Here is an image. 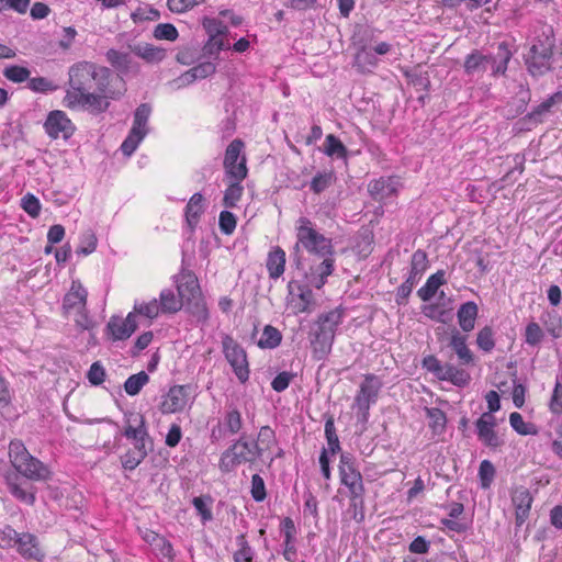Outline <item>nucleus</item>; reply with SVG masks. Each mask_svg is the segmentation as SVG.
Returning a JSON list of instances; mask_svg holds the SVG:
<instances>
[{
    "mask_svg": "<svg viewBox=\"0 0 562 562\" xmlns=\"http://www.w3.org/2000/svg\"><path fill=\"white\" fill-rule=\"evenodd\" d=\"M69 89L64 97V104L68 109H81L93 115L104 113L109 100L121 95L112 87L113 76L108 67L91 61H78L68 71Z\"/></svg>",
    "mask_w": 562,
    "mask_h": 562,
    "instance_id": "f257e3e1",
    "label": "nucleus"
},
{
    "mask_svg": "<svg viewBox=\"0 0 562 562\" xmlns=\"http://www.w3.org/2000/svg\"><path fill=\"white\" fill-rule=\"evenodd\" d=\"M8 454L11 465L16 471V473L5 476L8 491L16 499L33 505L35 502L34 487L20 482L19 474L33 482H45L52 479V471L47 464L32 456L20 439L10 441Z\"/></svg>",
    "mask_w": 562,
    "mask_h": 562,
    "instance_id": "f03ea898",
    "label": "nucleus"
},
{
    "mask_svg": "<svg viewBox=\"0 0 562 562\" xmlns=\"http://www.w3.org/2000/svg\"><path fill=\"white\" fill-rule=\"evenodd\" d=\"M554 48L553 27L548 24L541 25L524 56L526 68L532 77H541L552 70Z\"/></svg>",
    "mask_w": 562,
    "mask_h": 562,
    "instance_id": "7ed1b4c3",
    "label": "nucleus"
},
{
    "mask_svg": "<svg viewBox=\"0 0 562 562\" xmlns=\"http://www.w3.org/2000/svg\"><path fill=\"white\" fill-rule=\"evenodd\" d=\"M296 238L297 241L290 255L291 262L296 269H303L301 248L306 249L310 254L317 257L334 255L331 239L318 233L307 217L302 216L297 220Z\"/></svg>",
    "mask_w": 562,
    "mask_h": 562,
    "instance_id": "20e7f679",
    "label": "nucleus"
},
{
    "mask_svg": "<svg viewBox=\"0 0 562 562\" xmlns=\"http://www.w3.org/2000/svg\"><path fill=\"white\" fill-rule=\"evenodd\" d=\"M265 448L250 436L241 434L222 454L218 468L223 473L234 471L238 465L248 463L250 467L261 459Z\"/></svg>",
    "mask_w": 562,
    "mask_h": 562,
    "instance_id": "39448f33",
    "label": "nucleus"
},
{
    "mask_svg": "<svg viewBox=\"0 0 562 562\" xmlns=\"http://www.w3.org/2000/svg\"><path fill=\"white\" fill-rule=\"evenodd\" d=\"M341 321L342 314L338 310L319 315L315 327L310 331L314 359L324 360L330 353L336 330Z\"/></svg>",
    "mask_w": 562,
    "mask_h": 562,
    "instance_id": "423d86ee",
    "label": "nucleus"
},
{
    "mask_svg": "<svg viewBox=\"0 0 562 562\" xmlns=\"http://www.w3.org/2000/svg\"><path fill=\"white\" fill-rule=\"evenodd\" d=\"M0 540L3 548H12L27 561L43 562L45 551L38 538L31 532H19L12 526L5 525L0 529Z\"/></svg>",
    "mask_w": 562,
    "mask_h": 562,
    "instance_id": "0eeeda50",
    "label": "nucleus"
},
{
    "mask_svg": "<svg viewBox=\"0 0 562 562\" xmlns=\"http://www.w3.org/2000/svg\"><path fill=\"white\" fill-rule=\"evenodd\" d=\"M381 387L382 382L379 376L366 374L355 396L352 409L357 411V420L362 425V430L366 429L370 417V407L376 402Z\"/></svg>",
    "mask_w": 562,
    "mask_h": 562,
    "instance_id": "6e6552de",
    "label": "nucleus"
},
{
    "mask_svg": "<svg viewBox=\"0 0 562 562\" xmlns=\"http://www.w3.org/2000/svg\"><path fill=\"white\" fill-rule=\"evenodd\" d=\"M340 482L348 487L350 494V506L357 507L358 503L362 506L364 486L362 475L355 467V459L350 453H341L339 461Z\"/></svg>",
    "mask_w": 562,
    "mask_h": 562,
    "instance_id": "1a4fd4ad",
    "label": "nucleus"
},
{
    "mask_svg": "<svg viewBox=\"0 0 562 562\" xmlns=\"http://www.w3.org/2000/svg\"><path fill=\"white\" fill-rule=\"evenodd\" d=\"M223 352L240 383L249 379V366L245 349L233 337L226 335L222 340Z\"/></svg>",
    "mask_w": 562,
    "mask_h": 562,
    "instance_id": "9d476101",
    "label": "nucleus"
},
{
    "mask_svg": "<svg viewBox=\"0 0 562 562\" xmlns=\"http://www.w3.org/2000/svg\"><path fill=\"white\" fill-rule=\"evenodd\" d=\"M475 431L482 445L492 450H497L505 445L504 436L496 430V418L490 413H483L475 422Z\"/></svg>",
    "mask_w": 562,
    "mask_h": 562,
    "instance_id": "9b49d317",
    "label": "nucleus"
},
{
    "mask_svg": "<svg viewBox=\"0 0 562 562\" xmlns=\"http://www.w3.org/2000/svg\"><path fill=\"white\" fill-rule=\"evenodd\" d=\"M136 329V315L134 312H131L125 318L117 315L111 316L105 326L104 333L108 339L116 341L128 339Z\"/></svg>",
    "mask_w": 562,
    "mask_h": 562,
    "instance_id": "f8f14e48",
    "label": "nucleus"
},
{
    "mask_svg": "<svg viewBox=\"0 0 562 562\" xmlns=\"http://www.w3.org/2000/svg\"><path fill=\"white\" fill-rule=\"evenodd\" d=\"M45 131L49 137L68 139L75 132V125L64 111L55 110L49 112L45 124Z\"/></svg>",
    "mask_w": 562,
    "mask_h": 562,
    "instance_id": "ddd939ff",
    "label": "nucleus"
},
{
    "mask_svg": "<svg viewBox=\"0 0 562 562\" xmlns=\"http://www.w3.org/2000/svg\"><path fill=\"white\" fill-rule=\"evenodd\" d=\"M190 385H173L169 389L168 393L164 396L160 404V412L162 414H175L182 412L190 398Z\"/></svg>",
    "mask_w": 562,
    "mask_h": 562,
    "instance_id": "4468645a",
    "label": "nucleus"
},
{
    "mask_svg": "<svg viewBox=\"0 0 562 562\" xmlns=\"http://www.w3.org/2000/svg\"><path fill=\"white\" fill-rule=\"evenodd\" d=\"M322 258L323 260L321 262L312 265L308 270H306L304 266L303 269H297L316 289L323 288L327 281V277H329L334 271L335 259L333 256Z\"/></svg>",
    "mask_w": 562,
    "mask_h": 562,
    "instance_id": "2eb2a0df",
    "label": "nucleus"
},
{
    "mask_svg": "<svg viewBox=\"0 0 562 562\" xmlns=\"http://www.w3.org/2000/svg\"><path fill=\"white\" fill-rule=\"evenodd\" d=\"M562 103V91H558L542 101L533 110L527 113L522 119L525 125H537L544 121L546 116L553 111V109Z\"/></svg>",
    "mask_w": 562,
    "mask_h": 562,
    "instance_id": "dca6fc26",
    "label": "nucleus"
},
{
    "mask_svg": "<svg viewBox=\"0 0 562 562\" xmlns=\"http://www.w3.org/2000/svg\"><path fill=\"white\" fill-rule=\"evenodd\" d=\"M486 57L488 59V66L491 67L492 76H505L508 68V63L513 57V50L510 49L507 42H501L496 47V52L486 55Z\"/></svg>",
    "mask_w": 562,
    "mask_h": 562,
    "instance_id": "f3484780",
    "label": "nucleus"
},
{
    "mask_svg": "<svg viewBox=\"0 0 562 562\" xmlns=\"http://www.w3.org/2000/svg\"><path fill=\"white\" fill-rule=\"evenodd\" d=\"M88 292L79 281H72L71 288L63 300V310L65 314L85 310L87 305Z\"/></svg>",
    "mask_w": 562,
    "mask_h": 562,
    "instance_id": "a211bd4d",
    "label": "nucleus"
},
{
    "mask_svg": "<svg viewBox=\"0 0 562 562\" xmlns=\"http://www.w3.org/2000/svg\"><path fill=\"white\" fill-rule=\"evenodd\" d=\"M216 71V65L212 60H206L184 71L175 82L178 88L189 86L195 80L205 79Z\"/></svg>",
    "mask_w": 562,
    "mask_h": 562,
    "instance_id": "6ab92c4d",
    "label": "nucleus"
},
{
    "mask_svg": "<svg viewBox=\"0 0 562 562\" xmlns=\"http://www.w3.org/2000/svg\"><path fill=\"white\" fill-rule=\"evenodd\" d=\"M177 291L182 304L190 299L202 295L201 288L195 274L191 271L182 272L176 280Z\"/></svg>",
    "mask_w": 562,
    "mask_h": 562,
    "instance_id": "aec40b11",
    "label": "nucleus"
},
{
    "mask_svg": "<svg viewBox=\"0 0 562 562\" xmlns=\"http://www.w3.org/2000/svg\"><path fill=\"white\" fill-rule=\"evenodd\" d=\"M512 502L516 509V525L520 527L529 516L532 496L526 487H518L513 492Z\"/></svg>",
    "mask_w": 562,
    "mask_h": 562,
    "instance_id": "412c9836",
    "label": "nucleus"
},
{
    "mask_svg": "<svg viewBox=\"0 0 562 562\" xmlns=\"http://www.w3.org/2000/svg\"><path fill=\"white\" fill-rule=\"evenodd\" d=\"M128 49L148 64H158L167 56L165 48L148 43L128 44Z\"/></svg>",
    "mask_w": 562,
    "mask_h": 562,
    "instance_id": "4be33fe9",
    "label": "nucleus"
},
{
    "mask_svg": "<svg viewBox=\"0 0 562 562\" xmlns=\"http://www.w3.org/2000/svg\"><path fill=\"white\" fill-rule=\"evenodd\" d=\"M397 180L392 177H381L369 183V192L375 200L387 199L397 192Z\"/></svg>",
    "mask_w": 562,
    "mask_h": 562,
    "instance_id": "5701e85b",
    "label": "nucleus"
},
{
    "mask_svg": "<svg viewBox=\"0 0 562 562\" xmlns=\"http://www.w3.org/2000/svg\"><path fill=\"white\" fill-rule=\"evenodd\" d=\"M285 262V251L279 246L273 247L269 251L266 261L269 278L273 280L279 279L284 272Z\"/></svg>",
    "mask_w": 562,
    "mask_h": 562,
    "instance_id": "b1692460",
    "label": "nucleus"
},
{
    "mask_svg": "<svg viewBox=\"0 0 562 562\" xmlns=\"http://www.w3.org/2000/svg\"><path fill=\"white\" fill-rule=\"evenodd\" d=\"M479 314V307L475 302L468 301L460 305L457 317L458 323L463 331H471L474 329L475 321Z\"/></svg>",
    "mask_w": 562,
    "mask_h": 562,
    "instance_id": "393cba45",
    "label": "nucleus"
},
{
    "mask_svg": "<svg viewBox=\"0 0 562 562\" xmlns=\"http://www.w3.org/2000/svg\"><path fill=\"white\" fill-rule=\"evenodd\" d=\"M123 435L127 439L132 440L149 438L144 416L138 413H131L130 417L127 418V425L124 428Z\"/></svg>",
    "mask_w": 562,
    "mask_h": 562,
    "instance_id": "a878e982",
    "label": "nucleus"
},
{
    "mask_svg": "<svg viewBox=\"0 0 562 562\" xmlns=\"http://www.w3.org/2000/svg\"><path fill=\"white\" fill-rule=\"evenodd\" d=\"M446 283V272L438 270L436 273L429 276L426 283L417 291V295L422 301L427 302L431 300L437 290Z\"/></svg>",
    "mask_w": 562,
    "mask_h": 562,
    "instance_id": "bb28decb",
    "label": "nucleus"
},
{
    "mask_svg": "<svg viewBox=\"0 0 562 562\" xmlns=\"http://www.w3.org/2000/svg\"><path fill=\"white\" fill-rule=\"evenodd\" d=\"M488 66V59L486 55L482 54L479 49L472 50L465 56L463 68L468 76L475 74H482L486 71Z\"/></svg>",
    "mask_w": 562,
    "mask_h": 562,
    "instance_id": "cd10ccee",
    "label": "nucleus"
},
{
    "mask_svg": "<svg viewBox=\"0 0 562 562\" xmlns=\"http://www.w3.org/2000/svg\"><path fill=\"white\" fill-rule=\"evenodd\" d=\"M449 346L454 350L462 364L473 363L474 356L467 346V337L461 335L458 330L452 333Z\"/></svg>",
    "mask_w": 562,
    "mask_h": 562,
    "instance_id": "c85d7f7f",
    "label": "nucleus"
},
{
    "mask_svg": "<svg viewBox=\"0 0 562 562\" xmlns=\"http://www.w3.org/2000/svg\"><path fill=\"white\" fill-rule=\"evenodd\" d=\"M378 64V57L372 50L367 49L364 46L361 47L355 55L353 67L360 74L372 72Z\"/></svg>",
    "mask_w": 562,
    "mask_h": 562,
    "instance_id": "c756f323",
    "label": "nucleus"
},
{
    "mask_svg": "<svg viewBox=\"0 0 562 562\" xmlns=\"http://www.w3.org/2000/svg\"><path fill=\"white\" fill-rule=\"evenodd\" d=\"M106 60L121 74H128L133 68V60L130 53L111 48L105 54Z\"/></svg>",
    "mask_w": 562,
    "mask_h": 562,
    "instance_id": "7c9ffc66",
    "label": "nucleus"
},
{
    "mask_svg": "<svg viewBox=\"0 0 562 562\" xmlns=\"http://www.w3.org/2000/svg\"><path fill=\"white\" fill-rule=\"evenodd\" d=\"M203 195L194 193L186 206V220L191 231H193L199 223L200 216L203 213Z\"/></svg>",
    "mask_w": 562,
    "mask_h": 562,
    "instance_id": "2f4dec72",
    "label": "nucleus"
},
{
    "mask_svg": "<svg viewBox=\"0 0 562 562\" xmlns=\"http://www.w3.org/2000/svg\"><path fill=\"white\" fill-rule=\"evenodd\" d=\"M439 380L448 381L456 386L462 387L469 384L471 376L465 370L458 369L453 364L447 363Z\"/></svg>",
    "mask_w": 562,
    "mask_h": 562,
    "instance_id": "473e14b6",
    "label": "nucleus"
},
{
    "mask_svg": "<svg viewBox=\"0 0 562 562\" xmlns=\"http://www.w3.org/2000/svg\"><path fill=\"white\" fill-rule=\"evenodd\" d=\"M159 306L162 313L173 314L181 310L182 300L171 289H165L159 295Z\"/></svg>",
    "mask_w": 562,
    "mask_h": 562,
    "instance_id": "72a5a7b5",
    "label": "nucleus"
},
{
    "mask_svg": "<svg viewBox=\"0 0 562 562\" xmlns=\"http://www.w3.org/2000/svg\"><path fill=\"white\" fill-rule=\"evenodd\" d=\"M281 341V331L272 325H266L260 339L257 341V346L260 349H274L280 346Z\"/></svg>",
    "mask_w": 562,
    "mask_h": 562,
    "instance_id": "f704fd0d",
    "label": "nucleus"
},
{
    "mask_svg": "<svg viewBox=\"0 0 562 562\" xmlns=\"http://www.w3.org/2000/svg\"><path fill=\"white\" fill-rule=\"evenodd\" d=\"M183 306L196 322L202 324L207 322L210 315L203 295H199L196 299H190V301L183 303Z\"/></svg>",
    "mask_w": 562,
    "mask_h": 562,
    "instance_id": "c9c22d12",
    "label": "nucleus"
},
{
    "mask_svg": "<svg viewBox=\"0 0 562 562\" xmlns=\"http://www.w3.org/2000/svg\"><path fill=\"white\" fill-rule=\"evenodd\" d=\"M236 544L238 549L233 554L234 562H254L256 552L246 539L245 533L236 537Z\"/></svg>",
    "mask_w": 562,
    "mask_h": 562,
    "instance_id": "e433bc0d",
    "label": "nucleus"
},
{
    "mask_svg": "<svg viewBox=\"0 0 562 562\" xmlns=\"http://www.w3.org/2000/svg\"><path fill=\"white\" fill-rule=\"evenodd\" d=\"M283 533H284V552L283 557L288 561H293L294 555L296 554V550L293 546L295 526L293 520L290 517L284 518L283 522Z\"/></svg>",
    "mask_w": 562,
    "mask_h": 562,
    "instance_id": "4c0bfd02",
    "label": "nucleus"
},
{
    "mask_svg": "<svg viewBox=\"0 0 562 562\" xmlns=\"http://www.w3.org/2000/svg\"><path fill=\"white\" fill-rule=\"evenodd\" d=\"M429 418V427L434 435H441L446 430L447 417L443 411L438 407L426 408Z\"/></svg>",
    "mask_w": 562,
    "mask_h": 562,
    "instance_id": "58836bf2",
    "label": "nucleus"
},
{
    "mask_svg": "<svg viewBox=\"0 0 562 562\" xmlns=\"http://www.w3.org/2000/svg\"><path fill=\"white\" fill-rule=\"evenodd\" d=\"M150 114L151 106L148 103H142L138 105L134 112L133 126L131 130H136V132H145V135H147V123Z\"/></svg>",
    "mask_w": 562,
    "mask_h": 562,
    "instance_id": "ea45409f",
    "label": "nucleus"
},
{
    "mask_svg": "<svg viewBox=\"0 0 562 562\" xmlns=\"http://www.w3.org/2000/svg\"><path fill=\"white\" fill-rule=\"evenodd\" d=\"M213 498L211 495H201L192 499V505L195 508L198 515L201 517L203 524L213 519L211 506Z\"/></svg>",
    "mask_w": 562,
    "mask_h": 562,
    "instance_id": "a19ab883",
    "label": "nucleus"
},
{
    "mask_svg": "<svg viewBox=\"0 0 562 562\" xmlns=\"http://www.w3.org/2000/svg\"><path fill=\"white\" fill-rule=\"evenodd\" d=\"M148 374L145 371H140L126 379L124 382V390L130 396H135L148 383Z\"/></svg>",
    "mask_w": 562,
    "mask_h": 562,
    "instance_id": "79ce46f5",
    "label": "nucleus"
},
{
    "mask_svg": "<svg viewBox=\"0 0 562 562\" xmlns=\"http://www.w3.org/2000/svg\"><path fill=\"white\" fill-rule=\"evenodd\" d=\"M509 424L512 428L519 435L528 436L538 434L537 426L532 423H525L521 414L517 412H513L509 415Z\"/></svg>",
    "mask_w": 562,
    "mask_h": 562,
    "instance_id": "37998d69",
    "label": "nucleus"
},
{
    "mask_svg": "<svg viewBox=\"0 0 562 562\" xmlns=\"http://www.w3.org/2000/svg\"><path fill=\"white\" fill-rule=\"evenodd\" d=\"M224 425L231 435L238 434L243 428V417L236 407H229L224 415Z\"/></svg>",
    "mask_w": 562,
    "mask_h": 562,
    "instance_id": "c03bdc74",
    "label": "nucleus"
},
{
    "mask_svg": "<svg viewBox=\"0 0 562 562\" xmlns=\"http://www.w3.org/2000/svg\"><path fill=\"white\" fill-rule=\"evenodd\" d=\"M347 148L341 140L333 134L326 136L324 153L329 157L346 158Z\"/></svg>",
    "mask_w": 562,
    "mask_h": 562,
    "instance_id": "a18cd8bd",
    "label": "nucleus"
},
{
    "mask_svg": "<svg viewBox=\"0 0 562 562\" xmlns=\"http://www.w3.org/2000/svg\"><path fill=\"white\" fill-rule=\"evenodd\" d=\"M202 25L209 37L223 38L227 34L228 29L222 21L214 18H203Z\"/></svg>",
    "mask_w": 562,
    "mask_h": 562,
    "instance_id": "49530a36",
    "label": "nucleus"
},
{
    "mask_svg": "<svg viewBox=\"0 0 562 562\" xmlns=\"http://www.w3.org/2000/svg\"><path fill=\"white\" fill-rule=\"evenodd\" d=\"M477 347L484 352H491L495 347L494 330L491 326L486 325L476 336Z\"/></svg>",
    "mask_w": 562,
    "mask_h": 562,
    "instance_id": "de8ad7c7",
    "label": "nucleus"
},
{
    "mask_svg": "<svg viewBox=\"0 0 562 562\" xmlns=\"http://www.w3.org/2000/svg\"><path fill=\"white\" fill-rule=\"evenodd\" d=\"M335 181V175L333 171L318 172L316 173L310 184L311 190L314 193H321L325 191Z\"/></svg>",
    "mask_w": 562,
    "mask_h": 562,
    "instance_id": "09e8293b",
    "label": "nucleus"
},
{
    "mask_svg": "<svg viewBox=\"0 0 562 562\" xmlns=\"http://www.w3.org/2000/svg\"><path fill=\"white\" fill-rule=\"evenodd\" d=\"M145 132H136L131 130L127 137L121 145V150L125 156H131L138 147L140 142L145 138Z\"/></svg>",
    "mask_w": 562,
    "mask_h": 562,
    "instance_id": "8fccbe9b",
    "label": "nucleus"
},
{
    "mask_svg": "<svg viewBox=\"0 0 562 562\" xmlns=\"http://www.w3.org/2000/svg\"><path fill=\"white\" fill-rule=\"evenodd\" d=\"M30 75L31 71L26 67L18 65H11L3 69V76L14 83H22L29 80Z\"/></svg>",
    "mask_w": 562,
    "mask_h": 562,
    "instance_id": "3c124183",
    "label": "nucleus"
},
{
    "mask_svg": "<svg viewBox=\"0 0 562 562\" xmlns=\"http://www.w3.org/2000/svg\"><path fill=\"white\" fill-rule=\"evenodd\" d=\"M227 48L228 46H226L223 38L209 37L202 47V56L217 59L220 52Z\"/></svg>",
    "mask_w": 562,
    "mask_h": 562,
    "instance_id": "603ef678",
    "label": "nucleus"
},
{
    "mask_svg": "<svg viewBox=\"0 0 562 562\" xmlns=\"http://www.w3.org/2000/svg\"><path fill=\"white\" fill-rule=\"evenodd\" d=\"M243 194L240 182H232L224 192L223 204L225 207H235Z\"/></svg>",
    "mask_w": 562,
    "mask_h": 562,
    "instance_id": "864d4df0",
    "label": "nucleus"
},
{
    "mask_svg": "<svg viewBox=\"0 0 562 562\" xmlns=\"http://www.w3.org/2000/svg\"><path fill=\"white\" fill-rule=\"evenodd\" d=\"M495 476V467L488 460H483L479 468V477L482 488H488Z\"/></svg>",
    "mask_w": 562,
    "mask_h": 562,
    "instance_id": "5fc2aeb1",
    "label": "nucleus"
},
{
    "mask_svg": "<svg viewBox=\"0 0 562 562\" xmlns=\"http://www.w3.org/2000/svg\"><path fill=\"white\" fill-rule=\"evenodd\" d=\"M97 248V237L91 232H86L80 239V245L76 249L77 255L79 256H88L92 254Z\"/></svg>",
    "mask_w": 562,
    "mask_h": 562,
    "instance_id": "6e6d98bb",
    "label": "nucleus"
},
{
    "mask_svg": "<svg viewBox=\"0 0 562 562\" xmlns=\"http://www.w3.org/2000/svg\"><path fill=\"white\" fill-rule=\"evenodd\" d=\"M243 147L244 143L240 139L231 142L225 151L224 168H228V166L238 161Z\"/></svg>",
    "mask_w": 562,
    "mask_h": 562,
    "instance_id": "4d7b16f0",
    "label": "nucleus"
},
{
    "mask_svg": "<svg viewBox=\"0 0 562 562\" xmlns=\"http://www.w3.org/2000/svg\"><path fill=\"white\" fill-rule=\"evenodd\" d=\"M105 376L106 371L100 361L93 362L87 372L88 381L94 386L101 385L105 381Z\"/></svg>",
    "mask_w": 562,
    "mask_h": 562,
    "instance_id": "13d9d810",
    "label": "nucleus"
},
{
    "mask_svg": "<svg viewBox=\"0 0 562 562\" xmlns=\"http://www.w3.org/2000/svg\"><path fill=\"white\" fill-rule=\"evenodd\" d=\"M544 334L538 323L531 322L525 330V341L530 346H537L543 339Z\"/></svg>",
    "mask_w": 562,
    "mask_h": 562,
    "instance_id": "bf43d9fd",
    "label": "nucleus"
},
{
    "mask_svg": "<svg viewBox=\"0 0 562 562\" xmlns=\"http://www.w3.org/2000/svg\"><path fill=\"white\" fill-rule=\"evenodd\" d=\"M178 31L171 23H160L154 30V36L157 40L176 41Z\"/></svg>",
    "mask_w": 562,
    "mask_h": 562,
    "instance_id": "052dcab7",
    "label": "nucleus"
},
{
    "mask_svg": "<svg viewBox=\"0 0 562 562\" xmlns=\"http://www.w3.org/2000/svg\"><path fill=\"white\" fill-rule=\"evenodd\" d=\"M133 312L135 313V315L138 314L146 316L148 318H155L161 311L158 301L154 299L148 303L135 304Z\"/></svg>",
    "mask_w": 562,
    "mask_h": 562,
    "instance_id": "680f3d73",
    "label": "nucleus"
},
{
    "mask_svg": "<svg viewBox=\"0 0 562 562\" xmlns=\"http://www.w3.org/2000/svg\"><path fill=\"white\" fill-rule=\"evenodd\" d=\"M428 268V257L426 251L422 249H417L411 260V270L415 271V273H419L423 276V273Z\"/></svg>",
    "mask_w": 562,
    "mask_h": 562,
    "instance_id": "e2e57ef3",
    "label": "nucleus"
},
{
    "mask_svg": "<svg viewBox=\"0 0 562 562\" xmlns=\"http://www.w3.org/2000/svg\"><path fill=\"white\" fill-rule=\"evenodd\" d=\"M250 494L256 502H262L267 497L266 484L259 474H254L251 476Z\"/></svg>",
    "mask_w": 562,
    "mask_h": 562,
    "instance_id": "0e129e2a",
    "label": "nucleus"
},
{
    "mask_svg": "<svg viewBox=\"0 0 562 562\" xmlns=\"http://www.w3.org/2000/svg\"><path fill=\"white\" fill-rule=\"evenodd\" d=\"M22 209L32 217H37L41 212V203L40 200L31 194H25L21 200Z\"/></svg>",
    "mask_w": 562,
    "mask_h": 562,
    "instance_id": "69168bd1",
    "label": "nucleus"
},
{
    "mask_svg": "<svg viewBox=\"0 0 562 562\" xmlns=\"http://www.w3.org/2000/svg\"><path fill=\"white\" fill-rule=\"evenodd\" d=\"M236 216L229 211H222L220 213L218 225L220 229L225 235H231L236 228Z\"/></svg>",
    "mask_w": 562,
    "mask_h": 562,
    "instance_id": "338daca9",
    "label": "nucleus"
},
{
    "mask_svg": "<svg viewBox=\"0 0 562 562\" xmlns=\"http://www.w3.org/2000/svg\"><path fill=\"white\" fill-rule=\"evenodd\" d=\"M549 407L553 414H562V374L555 382Z\"/></svg>",
    "mask_w": 562,
    "mask_h": 562,
    "instance_id": "774afa93",
    "label": "nucleus"
}]
</instances>
